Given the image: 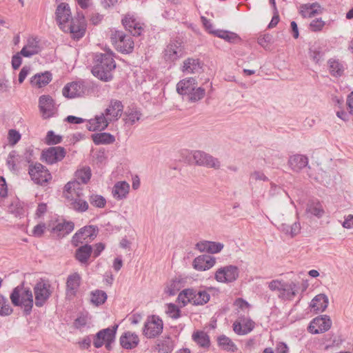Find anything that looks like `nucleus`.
<instances>
[{"label":"nucleus","instance_id":"obj_11","mask_svg":"<svg viewBox=\"0 0 353 353\" xmlns=\"http://www.w3.org/2000/svg\"><path fill=\"white\" fill-rule=\"evenodd\" d=\"M185 54L183 46L181 41H172L164 50L163 57L168 62H174Z\"/></svg>","mask_w":353,"mask_h":353},{"label":"nucleus","instance_id":"obj_17","mask_svg":"<svg viewBox=\"0 0 353 353\" xmlns=\"http://www.w3.org/2000/svg\"><path fill=\"white\" fill-rule=\"evenodd\" d=\"M63 194L68 203L83 196V190L77 181H69L64 188Z\"/></svg>","mask_w":353,"mask_h":353},{"label":"nucleus","instance_id":"obj_63","mask_svg":"<svg viewBox=\"0 0 353 353\" xmlns=\"http://www.w3.org/2000/svg\"><path fill=\"white\" fill-rule=\"evenodd\" d=\"M234 306L236 309H245L250 307V305L244 299L239 298L234 301Z\"/></svg>","mask_w":353,"mask_h":353},{"label":"nucleus","instance_id":"obj_9","mask_svg":"<svg viewBox=\"0 0 353 353\" xmlns=\"http://www.w3.org/2000/svg\"><path fill=\"white\" fill-rule=\"evenodd\" d=\"M239 275L238 267L229 265L219 268L215 272L214 278L219 283H228L235 281Z\"/></svg>","mask_w":353,"mask_h":353},{"label":"nucleus","instance_id":"obj_21","mask_svg":"<svg viewBox=\"0 0 353 353\" xmlns=\"http://www.w3.org/2000/svg\"><path fill=\"white\" fill-rule=\"evenodd\" d=\"M216 263V259L210 255H201L193 261V267L198 271H205L212 268Z\"/></svg>","mask_w":353,"mask_h":353},{"label":"nucleus","instance_id":"obj_31","mask_svg":"<svg viewBox=\"0 0 353 353\" xmlns=\"http://www.w3.org/2000/svg\"><path fill=\"white\" fill-rule=\"evenodd\" d=\"M297 292L296 283L293 281L285 282L279 294V297L284 301H291L297 294Z\"/></svg>","mask_w":353,"mask_h":353},{"label":"nucleus","instance_id":"obj_14","mask_svg":"<svg viewBox=\"0 0 353 353\" xmlns=\"http://www.w3.org/2000/svg\"><path fill=\"white\" fill-rule=\"evenodd\" d=\"M331 325L332 321L329 316H318L311 321L308 327V331L312 334L323 333L328 330Z\"/></svg>","mask_w":353,"mask_h":353},{"label":"nucleus","instance_id":"obj_5","mask_svg":"<svg viewBox=\"0 0 353 353\" xmlns=\"http://www.w3.org/2000/svg\"><path fill=\"white\" fill-rule=\"evenodd\" d=\"M189 161L197 165L216 170L219 169L221 167V162L218 159L201 150L191 152Z\"/></svg>","mask_w":353,"mask_h":353},{"label":"nucleus","instance_id":"obj_33","mask_svg":"<svg viewBox=\"0 0 353 353\" xmlns=\"http://www.w3.org/2000/svg\"><path fill=\"white\" fill-rule=\"evenodd\" d=\"M196 85V81L193 77L181 80L176 85V91L179 94H189Z\"/></svg>","mask_w":353,"mask_h":353},{"label":"nucleus","instance_id":"obj_26","mask_svg":"<svg viewBox=\"0 0 353 353\" xmlns=\"http://www.w3.org/2000/svg\"><path fill=\"white\" fill-rule=\"evenodd\" d=\"M122 23L125 28L134 36H139L141 33L142 26L138 22L134 17L131 14H127L123 19Z\"/></svg>","mask_w":353,"mask_h":353},{"label":"nucleus","instance_id":"obj_60","mask_svg":"<svg viewBox=\"0 0 353 353\" xmlns=\"http://www.w3.org/2000/svg\"><path fill=\"white\" fill-rule=\"evenodd\" d=\"M46 224L44 223H41L35 225L32 230V234L35 237H41L45 230H46Z\"/></svg>","mask_w":353,"mask_h":353},{"label":"nucleus","instance_id":"obj_30","mask_svg":"<svg viewBox=\"0 0 353 353\" xmlns=\"http://www.w3.org/2000/svg\"><path fill=\"white\" fill-rule=\"evenodd\" d=\"M184 286V281L181 277H175L167 281L164 286V293L168 296L175 295Z\"/></svg>","mask_w":353,"mask_h":353},{"label":"nucleus","instance_id":"obj_15","mask_svg":"<svg viewBox=\"0 0 353 353\" xmlns=\"http://www.w3.org/2000/svg\"><path fill=\"white\" fill-rule=\"evenodd\" d=\"M39 107L44 119L50 118L56 112L54 100L49 95H41L39 99Z\"/></svg>","mask_w":353,"mask_h":353},{"label":"nucleus","instance_id":"obj_12","mask_svg":"<svg viewBox=\"0 0 353 353\" xmlns=\"http://www.w3.org/2000/svg\"><path fill=\"white\" fill-rule=\"evenodd\" d=\"M123 112V105L119 100L112 99L103 112L110 122L117 121Z\"/></svg>","mask_w":353,"mask_h":353},{"label":"nucleus","instance_id":"obj_1","mask_svg":"<svg viewBox=\"0 0 353 353\" xmlns=\"http://www.w3.org/2000/svg\"><path fill=\"white\" fill-rule=\"evenodd\" d=\"M96 63L92 69V74L103 81L112 79V72L116 68L112 52L110 50L95 56Z\"/></svg>","mask_w":353,"mask_h":353},{"label":"nucleus","instance_id":"obj_48","mask_svg":"<svg viewBox=\"0 0 353 353\" xmlns=\"http://www.w3.org/2000/svg\"><path fill=\"white\" fill-rule=\"evenodd\" d=\"M76 180L79 183H87L91 177V170L89 167H83L75 172Z\"/></svg>","mask_w":353,"mask_h":353},{"label":"nucleus","instance_id":"obj_42","mask_svg":"<svg viewBox=\"0 0 353 353\" xmlns=\"http://www.w3.org/2000/svg\"><path fill=\"white\" fill-rule=\"evenodd\" d=\"M320 6L317 3L303 4L301 6L300 13L303 17H312L318 14Z\"/></svg>","mask_w":353,"mask_h":353},{"label":"nucleus","instance_id":"obj_25","mask_svg":"<svg viewBox=\"0 0 353 353\" xmlns=\"http://www.w3.org/2000/svg\"><path fill=\"white\" fill-rule=\"evenodd\" d=\"M121 345L127 350L136 347L139 343V336L130 331L124 332L119 339Z\"/></svg>","mask_w":353,"mask_h":353},{"label":"nucleus","instance_id":"obj_53","mask_svg":"<svg viewBox=\"0 0 353 353\" xmlns=\"http://www.w3.org/2000/svg\"><path fill=\"white\" fill-rule=\"evenodd\" d=\"M89 201L91 205L97 208H104L106 204L105 199L99 194H92L89 198Z\"/></svg>","mask_w":353,"mask_h":353},{"label":"nucleus","instance_id":"obj_62","mask_svg":"<svg viewBox=\"0 0 353 353\" xmlns=\"http://www.w3.org/2000/svg\"><path fill=\"white\" fill-rule=\"evenodd\" d=\"M285 283V282L277 279L272 280L269 283L268 287L272 291H279L280 292Z\"/></svg>","mask_w":353,"mask_h":353},{"label":"nucleus","instance_id":"obj_22","mask_svg":"<svg viewBox=\"0 0 353 353\" xmlns=\"http://www.w3.org/2000/svg\"><path fill=\"white\" fill-rule=\"evenodd\" d=\"M110 123V121L108 119V117L103 112L99 114L96 115L94 118L89 120L87 128L90 131H101L105 130Z\"/></svg>","mask_w":353,"mask_h":353},{"label":"nucleus","instance_id":"obj_40","mask_svg":"<svg viewBox=\"0 0 353 353\" xmlns=\"http://www.w3.org/2000/svg\"><path fill=\"white\" fill-rule=\"evenodd\" d=\"M329 70L334 77H341L344 72V65L343 63L335 59H330L328 61Z\"/></svg>","mask_w":353,"mask_h":353},{"label":"nucleus","instance_id":"obj_61","mask_svg":"<svg viewBox=\"0 0 353 353\" xmlns=\"http://www.w3.org/2000/svg\"><path fill=\"white\" fill-rule=\"evenodd\" d=\"M250 179L251 181H266L268 180V178L265 175V174L261 171H254L251 173Z\"/></svg>","mask_w":353,"mask_h":353},{"label":"nucleus","instance_id":"obj_51","mask_svg":"<svg viewBox=\"0 0 353 353\" xmlns=\"http://www.w3.org/2000/svg\"><path fill=\"white\" fill-rule=\"evenodd\" d=\"M107 299L105 292L101 290H96L91 294L90 301L94 306H99L103 303Z\"/></svg>","mask_w":353,"mask_h":353},{"label":"nucleus","instance_id":"obj_18","mask_svg":"<svg viewBox=\"0 0 353 353\" xmlns=\"http://www.w3.org/2000/svg\"><path fill=\"white\" fill-rule=\"evenodd\" d=\"M97 230L93 225L85 226L77 232L72 237V243L76 246L82 243L83 241H88L97 236Z\"/></svg>","mask_w":353,"mask_h":353},{"label":"nucleus","instance_id":"obj_35","mask_svg":"<svg viewBox=\"0 0 353 353\" xmlns=\"http://www.w3.org/2000/svg\"><path fill=\"white\" fill-rule=\"evenodd\" d=\"M254 327V323L250 319H243L235 321L233 324V330L239 335H245L250 332Z\"/></svg>","mask_w":353,"mask_h":353},{"label":"nucleus","instance_id":"obj_39","mask_svg":"<svg viewBox=\"0 0 353 353\" xmlns=\"http://www.w3.org/2000/svg\"><path fill=\"white\" fill-rule=\"evenodd\" d=\"M219 346L223 350L234 352L237 350L235 343L225 335H221L217 339Z\"/></svg>","mask_w":353,"mask_h":353},{"label":"nucleus","instance_id":"obj_45","mask_svg":"<svg viewBox=\"0 0 353 353\" xmlns=\"http://www.w3.org/2000/svg\"><path fill=\"white\" fill-rule=\"evenodd\" d=\"M329 300L324 294L316 295L311 301L310 307L314 309H326L328 306Z\"/></svg>","mask_w":353,"mask_h":353},{"label":"nucleus","instance_id":"obj_64","mask_svg":"<svg viewBox=\"0 0 353 353\" xmlns=\"http://www.w3.org/2000/svg\"><path fill=\"white\" fill-rule=\"evenodd\" d=\"M344 228L352 229L353 228V215L349 214L345 217V220L342 223Z\"/></svg>","mask_w":353,"mask_h":353},{"label":"nucleus","instance_id":"obj_20","mask_svg":"<svg viewBox=\"0 0 353 353\" xmlns=\"http://www.w3.org/2000/svg\"><path fill=\"white\" fill-rule=\"evenodd\" d=\"M130 184L125 181L116 182L112 188V196L117 201H122L127 199L130 193Z\"/></svg>","mask_w":353,"mask_h":353},{"label":"nucleus","instance_id":"obj_27","mask_svg":"<svg viewBox=\"0 0 353 353\" xmlns=\"http://www.w3.org/2000/svg\"><path fill=\"white\" fill-rule=\"evenodd\" d=\"M181 71L185 74H199L202 71V63L198 59L188 58L183 62Z\"/></svg>","mask_w":353,"mask_h":353},{"label":"nucleus","instance_id":"obj_6","mask_svg":"<svg viewBox=\"0 0 353 353\" xmlns=\"http://www.w3.org/2000/svg\"><path fill=\"white\" fill-rule=\"evenodd\" d=\"M91 85L83 81H74L65 85L63 90V95L67 98L83 97L90 94Z\"/></svg>","mask_w":353,"mask_h":353},{"label":"nucleus","instance_id":"obj_49","mask_svg":"<svg viewBox=\"0 0 353 353\" xmlns=\"http://www.w3.org/2000/svg\"><path fill=\"white\" fill-rule=\"evenodd\" d=\"M141 114L136 109L130 110L125 112L124 121L126 124L133 125L141 119Z\"/></svg>","mask_w":353,"mask_h":353},{"label":"nucleus","instance_id":"obj_29","mask_svg":"<svg viewBox=\"0 0 353 353\" xmlns=\"http://www.w3.org/2000/svg\"><path fill=\"white\" fill-rule=\"evenodd\" d=\"M305 213L308 217H311L312 216H316L317 218H321L324 214L325 211L321 203L318 200H310L305 207Z\"/></svg>","mask_w":353,"mask_h":353},{"label":"nucleus","instance_id":"obj_32","mask_svg":"<svg viewBox=\"0 0 353 353\" xmlns=\"http://www.w3.org/2000/svg\"><path fill=\"white\" fill-rule=\"evenodd\" d=\"M309 55L314 63H319L321 61L324 57L323 43L318 41L312 43L309 49Z\"/></svg>","mask_w":353,"mask_h":353},{"label":"nucleus","instance_id":"obj_19","mask_svg":"<svg viewBox=\"0 0 353 353\" xmlns=\"http://www.w3.org/2000/svg\"><path fill=\"white\" fill-rule=\"evenodd\" d=\"M64 32H69L74 39H79L83 37L86 29V23L84 22H77L70 19V22L65 23L64 28H61Z\"/></svg>","mask_w":353,"mask_h":353},{"label":"nucleus","instance_id":"obj_7","mask_svg":"<svg viewBox=\"0 0 353 353\" xmlns=\"http://www.w3.org/2000/svg\"><path fill=\"white\" fill-rule=\"evenodd\" d=\"M162 320L157 316H148L143 328V334L148 339L158 336L163 331Z\"/></svg>","mask_w":353,"mask_h":353},{"label":"nucleus","instance_id":"obj_52","mask_svg":"<svg viewBox=\"0 0 353 353\" xmlns=\"http://www.w3.org/2000/svg\"><path fill=\"white\" fill-rule=\"evenodd\" d=\"M74 229V223L71 221H63L59 223L54 228V230L61 232L63 235L68 234Z\"/></svg>","mask_w":353,"mask_h":353},{"label":"nucleus","instance_id":"obj_41","mask_svg":"<svg viewBox=\"0 0 353 353\" xmlns=\"http://www.w3.org/2000/svg\"><path fill=\"white\" fill-rule=\"evenodd\" d=\"M92 139L96 145L110 144L115 141L114 136L106 132L94 134Z\"/></svg>","mask_w":353,"mask_h":353},{"label":"nucleus","instance_id":"obj_44","mask_svg":"<svg viewBox=\"0 0 353 353\" xmlns=\"http://www.w3.org/2000/svg\"><path fill=\"white\" fill-rule=\"evenodd\" d=\"M92 247L88 245H85L76 251V259L81 263H87L92 252Z\"/></svg>","mask_w":353,"mask_h":353},{"label":"nucleus","instance_id":"obj_3","mask_svg":"<svg viewBox=\"0 0 353 353\" xmlns=\"http://www.w3.org/2000/svg\"><path fill=\"white\" fill-rule=\"evenodd\" d=\"M52 292L53 288L49 281L41 279L33 287L34 305L37 307L45 306Z\"/></svg>","mask_w":353,"mask_h":353},{"label":"nucleus","instance_id":"obj_37","mask_svg":"<svg viewBox=\"0 0 353 353\" xmlns=\"http://www.w3.org/2000/svg\"><path fill=\"white\" fill-rule=\"evenodd\" d=\"M52 79V75L49 72L37 74L32 77L30 83L32 85L42 88L48 84Z\"/></svg>","mask_w":353,"mask_h":353},{"label":"nucleus","instance_id":"obj_24","mask_svg":"<svg viewBox=\"0 0 353 353\" xmlns=\"http://www.w3.org/2000/svg\"><path fill=\"white\" fill-rule=\"evenodd\" d=\"M80 283L81 276L78 273L75 272L68 276L66 282V296L68 298L70 299L76 295Z\"/></svg>","mask_w":353,"mask_h":353},{"label":"nucleus","instance_id":"obj_28","mask_svg":"<svg viewBox=\"0 0 353 353\" xmlns=\"http://www.w3.org/2000/svg\"><path fill=\"white\" fill-rule=\"evenodd\" d=\"M224 247V245L219 242L203 241L196 244V248L200 252H207L211 254L220 252Z\"/></svg>","mask_w":353,"mask_h":353},{"label":"nucleus","instance_id":"obj_10","mask_svg":"<svg viewBox=\"0 0 353 353\" xmlns=\"http://www.w3.org/2000/svg\"><path fill=\"white\" fill-rule=\"evenodd\" d=\"M118 325H114L112 328H106L100 330L96 335L93 344L95 347L99 348L105 344L108 349L110 348L112 342L115 339L116 332Z\"/></svg>","mask_w":353,"mask_h":353},{"label":"nucleus","instance_id":"obj_34","mask_svg":"<svg viewBox=\"0 0 353 353\" xmlns=\"http://www.w3.org/2000/svg\"><path fill=\"white\" fill-rule=\"evenodd\" d=\"M288 164L294 172H299L308 164V159L302 154H294L290 157Z\"/></svg>","mask_w":353,"mask_h":353},{"label":"nucleus","instance_id":"obj_59","mask_svg":"<svg viewBox=\"0 0 353 353\" xmlns=\"http://www.w3.org/2000/svg\"><path fill=\"white\" fill-rule=\"evenodd\" d=\"M325 26V22L321 19H314L310 24V29L314 32L320 31Z\"/></svg>","mask_w":353,"mask_h":353},{"label":"nucleus","instance_id":"obj_46","mask_svg":"<svg viewBox=\"0 0 353 353\" xmlns=\"http://www.w3.org/2000/svg\"><path fill=\"white\" fill-rule=\"evenodd\" d=\"M192 339L202 347H208L210 346V338L203 331L194 332L192 334Z\"/></svg>","mask_w":353,"mask_h":353},{"label":"nucleus","instance_id":"obj_2","mask_svg":"<svg viewBox=\"0 0 353 353\" xmlns=\"http://www.w3.org/2000/svg\"><path fill=\"white\" fill-rule=\"evenodd\" d=\"M10 299L14 307L32 309L34 306L32 291L29 287L25 286L24 281L12 290Z\"/></svg>","mask_w":353,"mask_h":353},{"label":"nucleus","instance_id":"obj_43","mask_svg":"<svg viewBox=\"0 0 353 353\" xmlns=\"http://www.w3.org/2000/svg\"><path fill=\"white\" fill-rule=\"evenodd\" d=\"M210 296L206 291H194L192 294V305H203L210 301Z\"/></svg>","mask_w":353,"mask_h":353},{"label":"nucleus","instance_id":"obj_54","mask_svg":"<svg viewBox=\"0 0 353 353\" xmlns=\"http://www.w3.org/2000/svg\"><path fill=\"white\" fill-rule=\"evenodd\" d=\"M214 34L217 37L221 39H224L225 40L230 42L234 41L237 37V35L235 33L228 31L216 30L214 31Z\"/></svg>","mask_w":353,"mask_h":353},{"label":"nucleus","instance_id":"obj_13","mask_svg":"<svg viewBox=\"0 0 353 353\" xmlns=\"http://www.w3.org/2000/svg\"><path fill=\"white\" fill-rule=\"evenodd\" d=\"M65 150L60 146L51 147L43 151L42 158L48 164L61 161L65 156Z\"/></svg>","mask_w":353,"mask_h":353},{"label":"nucleus","instance_id":"obj_16","mask_svg":"<svg viewBox=\"0 0 353 353\" xmlns=\"http://www.w3.org/2000/svg\"><path fill=\"white\" fill-rule=\"evenodd\" d=\"M55 16L56 21L60 28H64L65 23H69L72 18L70 8L68 4L65 3L59 4L56 9Z\"/></svg>","mask_w":353,"mask_h":353},{"label":"nucleus","instance_id":"obj_4","mask_svg":"<svg viewBox=\"0 0 353 353\" xmlns=\"http://www.w3.org/2000/svg\"><path fill=\"white\" fill-rule=\"evenodd\" d=\"M110 39L115 48L122 53H130L134 48L132 37L123 32L114 30L111 31Z\"/></svg>","mask_w":353,"mask_h":353},{"label":"nucleus","instance_id":"obj_50","mask_svg":"<svg viewBox=\"0 0 353 353\" xmlns=\"http://www.w3.org/2000/svg\"><path fill=\"white\" fill-rule=\"evenodd\" d=\"M68 205L70 206L71 208L79 212H85L88 208V202L83 200L82 199V196L77 198V199L70 201V203H68Z\"/></svg>","mask_w":353,"mask_h":353},{"label":"nucleus","instance_id":"obj_56","mask_svg":"<svg viewBox=\"0 0 353 353\" xmlns=\"http://www.w3.org/2000/svg\"><path fill=\"white\" fill-rule=\"evenodd\" d=\"M21 139V134L15 130H10L8 132V139L9 144L14 145Z\"/></svg>","mask_w":353,"mask_h":353},{"label":"nucleus","instance_id":"obj_47","mask_svg":"<svg viewBox=\"0 0 353 353\" xmlns=\"http://www.w3.org/2000/svg\"><path fill=\"white\" fill-rule=\"evenodd\" d=\"M192 289H185L181 292L177 298V301L180 306L185 307L188 303L192 304Z\"/></svg>","mask_w":353,"mask_h":353},{"label":"nucleus","instance_id":"obj_38","mask_svg":"<svg viewBox=\"0 0 353 353\" xmlns=\"http://www.w3.org/2000/svg\"><path fill=\"white\" fill-rule=\"evenodd\" d=\"M278 229L286 235L293 237L297 235L301 231V225L299 222H294L292 225L281 223Z\"/></svg>","mask_w":353,"mask_h":353},{"label":"nucleus","instance_id":"obj_23","mask_svg":"<svg viewBox=\"0 0 353 353\" xmlns=\"http://www.w3.org/2000/svg\"><path fill=\"white\" fill-rule=\"evenodd\" d=\"M41 50L39 41L36 37H29L26 45L20 51V54L25 57H30L37 54Z\"/></svg>","mask_w":353,"mask_h":353},{"label":"nucleus","instance_id":"obj_58","mask_svg":"<svg viewBox=\"0 0 353 353\" xmlns=\"http://www.w3.org/2000/svg\"><path fill=\"white\" fill-rule=\"evenodd\" d=\"M88 322H89V317H88V314L81 315L75 319V321L74 322V326L77 329H80V328L85 326L88 323Z\"/></svg>","mask_w":353,"mask_h":353},{"label":"nucleus","instance_id":"obj_8","mask_svg":"<svg viewBox=\"0 0 353 353\" xmlns=\"http://www.w3.org/2000/svg\"><path fill=\"white\" fill-rule=\"evenodd\" d=\"M28 172L32 180L39 185H46L52 179L48 170L41 163L30 165Z\"/></svg>","mask_w":353,"mask_h":353},{"label":"nucleus","instance_id":"obj_55","mask_svg":"<svg viewBox=\"0 0 353 353\" xmlns=\"http://www.w3.org/2000/svg\"><path fill=\"white\" fill-rule=\"evenodd\" d=\"M62 137L57 135L53 131H49L46 136V143L49 145H54L61 143Z\"/></svg>","mask_w":353,"mask_h":353},{"label":"nucleus","instance_id":"obj_57","mask_svg":"<svg viewBox=\"0 0 353 353\" xmlns=\"http://www.w3.org/2000/svg\"><path fill=\"white\" fill-rule=\"evenodd\" d=\"M190 94V100L192 101H196L201 99L205 95V90L201 88H198L195 89L194 87V90H192Z\"/></svg>","mask_w":353,"mask_h":353},{"label":"nucleus","instance_id":"obj_36","mask_svg":"<svg viewBox=\"0 0 353 353\" xmlns=\"http://www.w3.org/2000/svg\"><path fill=\"white\" fill-rule=\"evenodd\" d=\"M174 347V341L170 336L162 337L157 342L156 350L159 353H170Z\"/></svg>","mask_w":353,"mask_h":353}]
</instances>
